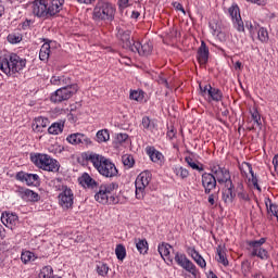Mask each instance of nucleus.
Here are the masks:
<instances>
[{
  "label": "nucleus",
  "mask_w": 278,
  "mask_h": 278,
  "mask_svg": "<svg viewBox=\"0 0 278 278\" xmlns=\"http://www.w3.org/2000/svg\"><path fill=\"white\" fill-rule=\"evenodd\" d=\"M223 116H227L229 114L228 110H225L224 112H222Z\"/></svg>",
  "instance_id": "nucleus-63"
},
{
  "label": "nucleus",
  "mask_w": 278,
  "mask_h": 278,
  "mask_svg": "<svg viewBox=\"0 0 278 278\" xmlns=\"http://www.w3.org/2000/svg\"><path fill=\"white\" fill-rule=\"evenodd\" d=\"M8 41L11 42V45H16L17 42L21 41V37L16 35H9Z\"/></svg>",
  "instance_id": "nucleus-50"
},
{
  "label": "nucleus",
  "mask_w": 278,
  "mask_h": 278,
  "mask_svg": "<svg viewBox=\"0 0 278 278\" xmlns=\"http://www.w3.org/2000/svg\"><path fill=\"white\" fill-rule=\"evenodd\" d=\"M79 184L80 186H84V188H97V180L92 179L88 173L83 174L79 178Z\"/></svg>",
  "instance_id": "nucleus-28"
},
{
  "label": "nucleus",
  "mask_w": 278,
  "mask_h": 278,
  "mask_svg": "<svg viewBox=\"0 0 278 278\" xmlns=\"http://www.w3.org/2000/svg\"><path fill=\"white\" fill-rule=\"evenodd\" d=\"M92 1H94V0H78V3H86V4H88V3H92Z\"/></svg>",
  "instance_id": "nucleus-60"
},
{
  "label": "nucleus",
  "mask_w": 278,
  "mask_h": 278,
  "mask_svg": "<svg viewBox=\"0 0 278 278\" xmlns=\"http://www.w3.org/2000/svg\"><path fill=\"white\" fill-rule=\"evenodd\" d=\"M187 253L188 255H190L192 257V260L197 261L198 258L201 257V254H199V252L197 251V249L189 247L187 249Z\"/></svg>",
  "instance_id": "nucleus-48"
},
{
  "label": "nucleus",
  "mask_w": 278,
  "mask_h": 278,
  "mask_svg": "<svg viewBox=\"0 0 278 278\" xmlns=\"http://www.w3.org/2000/svg\"><path fill=\"white\" fill-rule=\"evenodd\" d=\"M194 262L198 264V266H200V268H205V266H207V263H205V258H203V256L195 258Z\"/></svg>",
  "instance_id": "nucleus-51"
},
{
  "label": "nucleus",
  "mask_w": 278,
  "mask_h": 278,
  "mask_svg": "<svg viewBox=\"0 0 278 278\" xmlns=\"http://www.w3.org/2000/svg\"><path fill=\"white\" fill-rule=\"evenodd\" d=\"M217 255H218L217 262L219 264H223V266H229L227 254L225 253V250L220 245L217 248Z\"/></svg>",
  "instance_id": "nucleus-34"
},
{
  "label": "nucleus",
  "mask_w": 278,
  "mask_h": 278,
  "mask_svg": "<svg viewBox=\"0 0 278 278\" xmlns=\"http://www.w3.org/2000/svg\"><path fill=\"white\" fill-rule=\"evenodd\" d=\"M240 170L241 173H243V175H252L253 173V167L251 166V164L247 163V162H243L241 165H240Z\"/></svg>",
  "instance_id": "nucleus-46"
},
{
  "label": "nucleus",
  "mask_w": 278,
  "mask_h": 278,
  "mask_svg": "<svg viewBox=\"0 0 278 278\" xmlns=\"http://www.w3.org/2000/svg\"><path fill=\"white\" fill-rule=\"evenodd\" d=\"M31 162L42 170H48L49 173H58L60 170V163L54 159H51L48 154H34L30 156Z\"/></svg>",
  "instance_id": "nucleus-4"
},
{
  "label": "nucleus",
  "mask_w": 278,
  "mask_h": 278,
  "mask_svg": "<svg viewBox=\"0 0 278 278\" xmlns=\"http://www.w3.org/2000/svg\"><path fill=\"white\" fill-rule=\"evenodd\" d=\"M129 98L132 101H142L144 99V92L139 91V90L130 91Z\"/></svg>",
  "instance_id": "nucleus-44"
},
{
  "label": "nucleus",
  "mask_w": 278,
  "mask_h": 278,
  "mask_svg": "<svg viewBox=\"0 0 278 278\" xmlns=\"http://www.w3.org/2000/svg\"><path fill=\"white\" fill-rule=\"evenodd\" d=\"M49 125V118L46 117H37L33 123V130L37 131V134H42L46 127Z\"/></svg>",
  "instance_id": "nucleus-25"
},
{
  "label": "nucleus",
  "mask_w": 278,
  "mask_h": 278,
  "mask_svg": "<svg viewBox=\"0 0 278 278\" xmlns=\"http://www.w3.org/2000/svg\"><path fill=\"white\" fill-rule=\"evenodd\" d=\"M53 268L51 266L43 267L39 273V278H52Z\"/></svg>",
  "instance_id": "nucleus-41"
},
{
  "label": "nucleus",
  "mask_w": 278,
  "mask_h": 278,
  "mask_svg": "<svg viewBox=\"0 0 278 278\" xmlns=\"http://www.w3.org/2000/svg\"><path fill=\"white\" fill-rule=\"evenodd\" d=\"M0 233H1V226H0Z\"/></svg>",
  "instance_id": "nucleus-64"
},
{
  "label": "nucleus",
  "mask_w": 278,
  "mask_h": 278,
  "mask_svg": "<svg viewBox=\"0 0 278 278\" xmlns=\"http://www.w3.org/2000/svg\"><path fill=\"white\" fill-rule=\"evenodd\" d=\"M86 162H89L92 164V166L98 170L102 177H106L109 179H112V177L118 176V169L116 168V165L110 161V159L94 153L90 152L85 154Z\"/></svg>",
  "instance_id": "nucleus-1"
},
{
  "label": "nucleus",
  "mask_w": 278,
  "mask_h": 278,
  "mask_svg": "<svg viewBox=\"0 0 278 278\" xmlns=\"http://www.w3.org/2000/svg\"><path fill=\"white\" fill-rule=\"evenodd\" d=\"M50 81L53 86H66L67 84H71V78L52 76Z\"/></svg>",
  "instance_id": "nucleus-33"
},
{
  "label": "nucleus",
  "mask_w": 278,
  "mask_h": 278,
  "mask_svg": "<svg viewBox=\"0 0 278 278\" xmlns=\"http://www.w3.org/2000/svg\"><path fill=\"white\" fill-rule=\"evenodd\" d=\"M16 193L18 197H21V199H23V201L36 202L40 199V195H38V193L27 188H18Z\"/></svg>",
  "instance_id": "nucleus-18"
},
{
  "label": "nucleus",
  "mask_w": 278,
  "mask_h": 278,
  "mask_svg": "<svg viewBox=\"0 0 278 278\" xmlns=\"http://www.w3.org/2000/svg\"><path fill=\"white\" fill-rule=\"evenodd\" d=\"M117 36L122 40L124 49H129V51L134 49V43L131 42V31L119 29Z\"/></svg>",
  "instance_id": "nucleus-23"
},
{
  "label": "nucleus",
  "mask_w": 278,
  "mask_h": 278,
  "mask_svg": "<svg viewBox=\"0 0 278 278\" xmlns=\"http://www.w3.org/2000/svg\"><path fill=\"white\" fill-rule=\"evenodd\" d=\"M129 136L127 134H117L116 142H125V140H127Z\"/></svg>",
  "instance_id": "nucleus-52"
},
{
  "label": "nucleus",
  "mask_w": 278,
  "mask_h": 278,
  "mask_svg": "<svg viewBox=\"0 0 278 278\" xmlns=\"http://www.w3.org/2000/svg\"><path fill=\"white\" fill-rule=\"evenodd\" d=\"M27 64V60L21 59L17 54H11L9 58H4L0 62V71L4 75H14L21 73Z\"/></svg>",
  "instance_id": "nucleus-2"
},
{
  "label": "nucleus",
  "mask_w": 278,
  "mask_h": 278,
  "mask_svg": "<svg viewBox=\"0 0 278 278\" xmlns=\"http://www.w3.org/2000/svg\"><path fill=\"white\" fill-rule=\"evenodd\" d=\"M228 12L238 31H244V23L242 22V16H240V8H238V5H232L229 8Z\"/></svg>",
  "instance_id": "nucleus-14"
},
{
  "label": "nucleus",
  "mask_w": 278,
  "mask_h": 278,
  "mask_svg": "<svg viewBox=\"0 0 278 278\" xmlns=\"http://www.w3.org/2000/svg\"><path fill=\"white\" fill-rule=\"evenodd\" d=\"M200 92L202 97H206L208 101H223V91L218 88H213L212 85H205L204 87L200 85Z\"/></svg>",
  "instance_id": "nucleus-11"
},
{
  "label": "nucleus",
  "mask_w": 278,
  "mask_h": 278,
  "mask_svg": "<svg viewBox=\"0 0 278 278\" xmlns=\"http://www.w3.org/2000/svg\"><path fill=\"white\" fill-rule=\"evenodd\" d=\"M118 188L116 182H111L109 185H102L99 189V192L96 193L94 199L98 203L102 205H108V203H116L112 192Z\"/></svg>",
  "instance_id": "nucleus-5"
},
{
  "label": "nucleus",
  "mask_w": 278,
  "mask_h": 278,
  "mask_svg": "<svg viewBox=\"0 0 278 278\" xmlns=\"http://www.w3.org/2000/svg\"><path fill=\"white\" fill-rule=\"evenodd\" d=\"M47 5V16H55L62 10L64 5V0H51Z\"/></svg>",
  "instance_id": "nucleus-22"
},
{
  "label": "nucleus",
  "mask_w": 278,
  "mask_h": 278,
  "mask_svg": "<svg viewBox=\"0 0 278 278\" xmlns=\"http://www.w3.org/2000/svg\"><path fill=\"white\" fill-rule=\"evenodd\" d=\"M21 260L23 264H29V262H34V260H36V255L34 252L26 251L22 253Z\"/></svg>",
  "instance_id": "nucleus-39"
},
{
  "label": "nucleus",
  "mask_w": 278,
  "mask_h": 278,
  "mask_svg": "<svg viewBox=\"0 0 278 278\" xmlns=\"http://www.w3.org/2000/svg\"><path fill=\"white\" fill-rule=\"evenodd\" d=\"M210 60V48L205 45V41H201V46L198 49V62L201 66H205Z\"/></svg>",
  "instance_id": "nucleus-20"
},
{
  "label": "nucleus",
  "mask_w": 278,
  "mask_h": 278,
  "mask_svg": "<svg viewBox=\"0 0 278 278\" xmlns=\"http://www.w3.org/2000/svg\"><path fill=\"white\" fill-rule=\"evenodd\" d=\"M212 173L214 174L216 181L219 184H225V186H231V184H233L231 181V174H229V169L217 166L212 169Z\"/></svg>",
  "instance_id": "nucleus-12"
},
{
  "label": "nucleus",
  "mask_w": 278,
  "mask_h": 278,
  "mask_svg": "<svg viewBox=\"0 0 278 278\" xmlns=\"http://www.w3.org/2000/svg\"><path fill=\"white\" fill-rule=\"evenodd\" d=\"M132 53H139V55H151V52L153 51V43L152 42H144L141 43L139 41L132 42V49L130 50Z\"/></svg>",
  "instance_id": "nucleus-15"
},
{
  "label": "nucleus",
  "mask_w": 278,
  "mask_h": 278,
  "mask_svg": "<svg viewBox=\"0 0 278 278\" xmlns=\"http://www.w3.org/2000/svg\"><path fill=\"white\" fill-rule=\"evenodd\" d=\"M136 247L141 255H147L149 251V243L146 239H139L138 241H136Z\"/></svg>",
  "instance_id": "nucleus-31"
},
{
  "label": "nucleus",
  "mask_w": 278,
  "mask_h": 278,
  "mask_svg": "<svg viewBox=\"0 0 278 278\" xmlns=\"http://www.w3.org/2000/svg\"><path fill=\"white\" fill-rule=\"evenodd\" d=\"M51 54V43L46 42L41 46V49L39 51V60L42 62H46V60H49V55Z\"/></svg>",
  "instance_id": "nucleus-30"
},
{
  "label": "nucleus",
  "mask_w": 278,
  "mask_h": 278,
  "mask_svg": "<svg viewBox=\"0 0 278 278\" xmlns=\"http://www.w3.org/2000/svg\"><path fill=\"white\" fill-rule=\"evenodd\" d=\"M96 270L98 275H100V277H108V273H110V267L103 262H98Z\"/></svg>",
  "instance_id": "nucleus-35"
},
{
  "label": "nucleus",
  "mask_w": 278,
  "mask_h": 278,
  "mask_svg": "<svg viewBox=\"0 0 278 278\" xmlns=\"http://www.w3.org/2000/svg\"><path fill=\"white\" fill-rule=\"evenodd\" d=\"M256 34H257V39L261 42H267L268 41V30H266L265 28H258Z\"/></svg>",
  "instance_id": "nucleus-42"
},
{
  "label": "nucleus",
  "mask_w": 278,
  "mask_h": 278,
  "mask_svg": "<svg viewBox=\"0 0 278 278\" xmlns=\"http://www.w3.org/2000/svg\"><path fill=\"white\" fill-rule=\"evenodd\" d=\"M16 179L18 181H24L27 186H34L38 182V175L36 174H27L25 172H18L16 175Z\"/></svg>",
  "instance_id": "nucleus-21"
},
{
  "label": "nucleus",
  "mask_w": 278,
  "mask_h": 278,
  "mask_svg": "<svg viewBox=\"0 0 278 278\" xmlns=\"http://www.w3.org/2000/svg\"><path fill=\"white\" fill-rule=\"evenodd\" d=\"M159 84H162L163 86H165L166 88H168V80H166V78H160V79H159Z\"/></svg>",
  "instance_id": "nucleus-57"
},
{
  "label": "nucleus",
  "mask_w": 278,
  "mask_h": 278,
  "mask_svg": "<svg viewBox=\"0 0 278 278\" xmlns=\"http://www.w3.org/2000/svg\"><path fill=\"white\" fill-rule=\"evenodd\" d=\"M115 255H116L117 260H119L121 262H123V260H125V257L127 256V250L124 248L123 244L116 245Z\"/></svg>",
  "instance_id": "nucleus-36"
},
{
  "label": "nucleus",
  "mask_w": 278,
  "mask_h": 278,
  "mask_svg": "<svg viewBox=\"0 0 278 278\" xmlns=\"http://www.w3.org/2000/svg\"><path fill=\"white\" fill-rule=\"evenodd\" d=\"M77 85H64V87L58 89L52 93L50 100L52 103H62V101H68L77 92Z\"/></svg>",
  "instance_id": "nucleus-6"
},
{
  "label": "nucleus",
  "mask_w": 278,
  "mask_h": 278,
  "mask_svg": "<svg viewBox=\"0 0 278 278\" xmlns=\"http://www.w3.org/2000/svg\"><path fill=\"white\" fill-rule=\"evenodd\" d=\"M174 173L177 177H180V179H186L190 175V172L181 166L175 167Z\"/></svg>",
  "instance_id": "nucleus-40"
},
{
  "label": "nucleus",
  "mask_w": 278,
  "mask_h": 278,
  "mask_svg": "<svg viewBox=\"0 0 278 278\" xmlns=\"http://www.w3.org/2000/svg\"><path fill=\"white\" fill-rule=\"evenodd\" d=\"M74 201L75 195L73 194V190L66 186H62L61 192L59 193V205H61L63 210H71Z\"/></svg>",
  "instance_id": "nucleus-8"
},
{
  "label": "nucleus",
  "mask_w": 278,
  "mask_h": 278,
  "mask_svg": "<svg viewBox=\"0 0 278 278\" xmlns=\"http://www.w3.org/2000/svg\"><path fill=\"white\" fill-rule=\"evenodd\" d=\"M265 242V238L249 242L250 251L254 257L256 256L261 260H268V251H266V249H262V244H264Z\"/></svg>",
  "instance_id": "nucleus-10"
},
{
  "label": "nucleus",
  "mask_w": 278,
  "mask_h": 278,
  "mask_svg": "<svg viewBox=\"0 0 278 278\" xmlns=\"http://www.w3.org/2000/svg\"><path fill=\"white\" fill-rule=\"evenodd\" d=\"M66 141L70 144L77 146L79 144L80 147H88L89 144H92V141L88 136L81 134V132H76L67 136Z\"/></svg>",
  "instance_id": "nucleus-13"
},
{
  "label": "nucleus",
  "mask_w": 278,
  "mask_h": 278,
  "mask_svg": "<svg viewBox=\"0 0 278 278\" xmlns=\"http://www.w3.org/2000/svg\"><path fill=\"white\" fill-rule=\"evenodd\" d=\"M3 12H4V8H3V5H1V3H0V16L3 15Z\"/></svg>",
  "instance_id": "nucleus-62"
},
{
  "label": "nucleus",
  "mask_w": 278,
  "mask_h": 278,
  "mask_svg": "<svg viewBox=\"0 0 278 278\" xmlns=\"http://www.w3.org/2000/svg\"><path fill=\"white\" fill-rule=\"evenodd\" d=\"M138 16H140L139 12H132V18H138Z\"/></svg>",
  "instance_id": "nucleus-61"
},
{
  "label": "nucleus",
  "mask_w": 278,
  "mask_h": 278,
  "mask_svg": "<svg viewBox=\"0 0 278 278\" xmlns=\"http://www.w3.org/2000/svg\"><path fill=\"white\" fill-rule=\"evenodd\" d=\"M238 199H240V201H249V193H247V192H239L238 193Z\"/></svg>",
  "instance_id": "nucleus-55"
},
{
  "label": "nucleus",
  "mask_w": 278,
  "mask_h": 278,
  "mask_svg": "<svg viewBox=\"0 0 278 278\" xmlns=\"http://www.w3.org/2000/svg\"><path fill=\"white\" fill-rule=\"evenodd\" d=\"M122 162H123L124 166H128V168H131V166H134V164H135L134 156H131L129 154L123 155Z\"/></svg>",
  "instance_id": "nucleus-45"
},
{
  "label": "nucleus",
  "mask_w": 278,
  "mask_h": 278,
  "mask_svg": "<svg viewBox=\"0 0 278 278\" xmlns=\"http://www.w3.org/2000/svg\"><path fill=\"white\" fill-rule=\"evenodd\" d=\"M33 14L39 18H46L47 15V2L45 0H35L33 2Z\"/></svg>",
  "instance_id": "nucleus-17"
},
{
  "label": "nucleus",
  "mask_w": 278,
  "mask_h": 278,
  "mask_svg": "<svg viewBox=\"0 0 278 278\" xmlns=\"http://www.w3.org/2000/svg\"><path fill=\"white\" fill-rule=\"evenodd\" d=\"M250 113L254 125H257V127H260L262 125V117L260 116V112H257V109H253L252 111H250Z\"/></svg>",
  "instance_id": "nucleus-43"
},
{
  "label": "nucleus",
  "mask_w": 278,
  "mask_h": 278,
  "mask_svg": "<svg viewBox=\"0 0 278 278\" xmlns=\"http://www.w3.org/2000/svg\"><path fill=\"white\" fill-rule=\"evenodd\" d=\"M185 161L187 162L188 166H190V168H192L193 170H199V173L203 172V165H198L194 159L187 156Z\"/></svg>",
  "instance_id": "nucleus-37"
},
{
  "label": "nucleus",
  "mask_w": 278,
  "mask_h": 278,
  "mask_svg": "<svg viewBox=\"0 0 278 278\" xmlns=\"http://www.w3.org/2000/svg\"><path fill=\"white\" fill-rule=\"evenodd\" d=\"M216 177L213 174L205 173L202 175V186L205 194H210L216 188Z\"/></svg>",
  "instance_id": "nucleus-16"
},
{
  "label": "nucleus",
  "mask_w": 278,
  "mask_h": 278,
  "mask_svg": "<svg viewBox=\"0 0 278 278\" xmlns=\"http://www.w3.org/2000/svg\"><path fill=\"white\" fill-rule=\"evenodd\" d=\"M1 223L9 229H14V226L18 224V216L14 213L4 212L1 216Z\"/></svg>",
  "instance_id": "nucleus-19"
},
{
  "label": "nucleus",
  "mask_w": 278,
  "mask_h": 278,
  "mask_svg": "<svg viewBox=\"0 0 278 278\" xmlns=\"http://www.w3.org/2000/svg\"><path fill=\"white\" fill-rule=\"evenodd\" d=\"M210 205H216V197L214 194L208 195Z\"/></svg>",
  "instance_id": "nucleus-56"
},
{
  "label": "nucleus",
  "mask_w": 278,
  "mask_h": 278,
  "mask_svg": "<svg viewBox=\"0 0 278 278\" xmlns=\"http://www.w3.org/2000/svg\"><path fill=\"white\" fill-rule=\"evenodd\" d=\"M174 260L178 266L187 270V273H191L193 277H197V266L192 264V261H190L186 254L176 252Z\"/></svg>",
  "instance_id": "nucleus-9"
},
{
  "label": "nucleus",
  "mask_w": 278,
  "mask_h": 278,
  "mask_svg": "<svg viewBox=\"0 0 278 278\" xmlns=\"http://www.w3.org/2000/svg\"><path fill=\"white\" fill-rule=\"evenodd\" d=\"M64 131V122H55L48 128V134L58 136Z\"/></svg>",
  "instance_id": "nucleus-29"
},
{
  "label": "nucleus",
  "mask_w": 278,
  "mask_h": 278,
  "mask_svg": "<svg viewBox=\"0 0 278 278\" xmlns=\"http://www.w3.org/2000/svg\"><path fill=\"white\" fill-rule=\"evenodd\" d=\"M167 136L170 140H173V138H175V130L167 131Z\"/></svg>",
  "instance_id": "nucleus-58"
},
{
  "label": "nucleus",
  "mask_w": 278,
  "mask_h": 278,
  "mask_svg": "<svg viewBox=\"0 0 278 278\" xmlns=\"http://www.w3.org/2000/svg\"><path fill=\"white\" fill-rule=\"evenodd\" d=\"M115 14L116 9L114 8V5L104 0L98 1L93 9L94 21H114Z\"/></svg>",
  "instance_id": "nucleus-3"
},
{
  "label": "nucleus",
  "mask_w": 278,
  "mask_h": 278,
  "mask_svg": "<svg viewBox=\"0 0 278 278\" xmlns=\"http://www.w3.org/2000/svg\"><path fill=\"white\" fill-rule=\"evenodd\" d=\"M151 182V172H142L138 175L135 186H136V197L137 199L144 198V190H147V186Z\"/></svg>",
  "instance_id": "nucleus-7"
},
{
  "label": "nucleus",
  "mask_w": 278,
  "mask_h": 278,
  "mask_svg": "<svg viewBox=\"0 0 278 278\" xmlns=\"http://www.w3.org/2000/svg\"><path fill=\"white\" fill-rule=\"evenodd\" d=\"M170 249H173V247H170V244L162 243L159 245V253H160L161 257H163L165 261L167 260V262L173 264V258L170 257Z\"/></svg>",
  "instance_id": "nucleus-27"
},
{
  "label": "nucleus",
  "mask_w": 278,
  "mask_h": 278,
  "mask_svg": "<svg viewBox=\"0 0 278 278\" xmlns=\"http://www.w3.org/2000/svg\"><path fill=\"white\" fill-rule=\"evenodd\" d=\"M172 5L173 8H175V10H178L179 12H182V14H186V10L184 9V5H181V3L173 2Z\"/></svg>",
  "instance_id": "nucleus-53"
},
{
  "label": "nucleus",
  "mask_w": 278,
  "mask_h": 278,
  "mask_svg": "<svg viewBox=\"0 0 278 278\" xmlns=\"http://www.w3.org/2000/svg\"><path fill=\"white\" fill-rule=\"evenodd\" d=\"M225 186L226 189L223 192V201L225 203H233V199H236V192H233V184Z\"/></svg>",
  "instance_id": "nucleus-26"
},
{
  "label": "nucleus",
  "mask_w": 278,
  "mask_h": 278,
  "mask_svg": "<svg viewBox=\"0 0 278 278\" xmlns=\"http://www.w3.org/2000/svg\"><path fill=\"white\" fill-rule=\"evenodd\" d=\"M142 127H143V129L151 131L153 129V127H155V125L153 124V122H151V119L149 117H143L142 118Z\"/></svg>",
  "instance_id": "nucleus-47"
},
{
  "label": "nucleus",
  "mask_w": 278,
  "mask_h": 278,
  "mask_svg": "<svg viewBox=\"0 0 278 278\" xmlns=\"http://www.w3.org/2000/svg\"><path fill=\"white\" fill-rule=\"evenodd\" d=\"M98 142H108L110 140V131L108 129H102L97 132Z\"/></svg>",
  "instance_id": "nucleus-38"
},
{
  "label": "nucleus",
  "mask_w": 278,
  "mask_h": 278,
  "mask_svg": "<svg viewBox=\"0 0 278 278\" xmlns=\"http://www.w3.org/2000/svg\"><path fill=\"white\" fill-rule=\"evenodd\" d=\"M129 5V0H118V7L121 10H125Z\"/></svg>",
  "instance_id": "nucleus-54"
},
{
  "label": "nucleus",
  "mask_w": 278,
  "mask_h": 278,
  "mask_svg": "<svg viewBox=\"0 0 278 278\" xmlns=\"http://www.w3.org/2000/svg\"><path fill=\"white\" fill-rule=\"evenodd\" d=\"M251 181H252V185L254 186V188H256V190H258V192H262V188L260 187V185L257 184V176H255V173H251Z\"/></svg>",
  "instance_id": "nucleus-49"
},
{
  "label": "nucleus",
  "mask_w": 278,
  "mask_h": 278,
  "mask_svg": "<svg viewBox=\"0 0 278 278\" xmlns=\"http://www.w3.org/2000/svg\"><path fill=\"white\" fill-rule=\"evenodd\" d=\"M235 68H236V71H238V68L240 71V68H242V63L240 61H237L235 64Z\"/></svg>",
  "instance_id": "nucleus-59"
},
{
  "label": "nucleus",
  "mask_w": 278,
  "mask_h": 278,
  "mask_svg": "<svg viewBox=\"0 0 278 278\" xmlns=\"http://www.w3.org/2000/svg\"><path fill=\"white\" fill-rule=\"evenodd\" d=\"M146 153H148L150 160L154 162V164H163L164 162V154L162 152L155 150L154 147H147Z\"/></svg>",
  "instance_id": "nucleus-24"
},
{
  "label": "nucleus",
  "mask_w": 278,
  "mask_h": 278,
  "mask_svg": "<svg viewBox=\"0 0 278 278\" xmlns=\"http://www.w3.org/2000/svg\"><path fill=\"white\" fill-rule=\"evenodd\" d=\"M245 27H247V29H249L250 36L252 38H255V36H257V31L260 29V25L257 23L248 21V22H245Z\"/></svg>",
  "instance_id": "nucleus-32"
}]
</instances>
